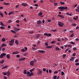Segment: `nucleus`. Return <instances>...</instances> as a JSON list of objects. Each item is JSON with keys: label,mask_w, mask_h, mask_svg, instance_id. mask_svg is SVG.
<instances>
[{"label": "nucleus", "mask_w": 79, "mask_h": 79, "mask_svg": "<svg viewBox=\"0 0 79 79\" xmlns=\"http://www.w3.org/2000/svg\"><path fill=\"white\" fill-rule=\"evenodd\" d=\"M58 9L60 10V11H63L64 10H68V7H63V6H60L58 7Z\"/></svg>", "instance_id": "1"}, {"label": "nucleus", "mask_w": 79, "mask_h": 79, "mask_svg": "<svg viewBox=\"0 0 79 79\" xmlns=\"http://www.w3.org/2000/svg\"><path fill=\"white\" fill-rule=\"evenodd\" d=\"M37 62V60L35 59H34L33 60L30 62V64L32 66H34V63Z\"/></svg>", "instance_id": "2"}, {"label": "nucleus", "mask_w": 79, "mask_h": 79, "mask_svg": "<svg viewBox=\"0 0 79 79\" xmlns=\"http://www.w3.org/2000/svg\"><path fill=\"white\" fill-rule=\"evenodd\" d=\"M58 25H59L60 27H63V26H64V24H63V23L58 21Z\"/></svg>", "instance_id": "3"}, {"label": "nucleus", "mask_w": 79, "mask_h": 79, "mask_svg": "<svg viewBox=\"0 0 79 79\" xmlns=\"http://www.w3.org/2000/svg\"><path fill=\"white\" fill-rule=\"evenodd\" d=\"M6 54L5 53H2L1 54L0 56V58H3L4 56H6Z\"/></svg>", "instance_id": "4"}, {"label": "nucleus", "mask_w": 79, "mask_h": 79, "mask_svg": "<svg viewBox=\"0 0 79 79\" xmlns=\"http://www.w3.org/2000/svg\"><path fill=\"white\" fill-rule=\"evenodd\" d=\"M44 35H46V36H48V37H50V36H51L52 35V34L51 33H45L44 34Z\"/></svg>", "instance_id": "5"}, {"label": "nucleus", "mask_w": 79, "mask_h": 79, "mask_svg": "<svg viewBox=\"0 0 79 79\" xmlns=\"http://www.w3.org/2000/svg\"><path fill=\"white\" fill-rule=\"evenodd\" d=\"M22 6H24L25 7L27 6H28V4L27 3L24 2L22 3Z\"/></svg>", "instance_id": "6"}, {"label": "nucleus", "mask_w": 79, "mask_h": 79, "mask_svg": "<svg viewBox=\"0 0 79 79\" xmlns=\"http://www.w3.org/2000/svg\"><path fill=\"white\" fill-rule=\"evenodd\" d=\"M39 52H40L41 53H45V51L44 50H39L38 51Z\"/></svg>", "instance_id": "7"}, {"label": "nucleus", "mask_w": 79, "mask_h": 79, "mask_svg": "<svg viewBox=\"0 0 79 79\" xmlns=\"http://www.w3.org/2000/svg\"><path fill=\"white\" fill-rule=\"evenodd\" d=\"M14 30L16 31V32H17L18 31H19V29H18L16 27H15L14 28Z\"/></svg>", "instance_id": "8"}, {"label": "nucleus", "mask_w": 79, "mask_h": 79, "mask_svg": "<svg viewBox=\"0 0 79 79\" xmlns=\"http://www.w3.org/2000/svg\"><path fill=\"white\" fill-rule=\"evenodd\" d=\"M37 24L40 25V24L41 23H42V21H41V20H39L37 21Z\"/></svg>", "instance_id": "9"}, {"label": "nucleus", "mask_w": 79, "mask_h": 79, "mask_svg": "<svg viewBox=\"0 0 79 79\" xmlns=\"http://www.w3.org/2000/svg\"><path fill=\"white\" fill-rule=\"evenodd\" d=\"M15 42V40L12 39L11 40L9 41V43H11L13 44Z\"/></svg>", "instance_id": "10"}, {"label": "nucleus", "mask_w": 79, "mask_h": 79, "mask_svg": "<svg viewBox=\"0 0 79 79\" xmlns=\"http://www.w3.org/2000/svg\"><path fill=\"white\" fill-rule=\"evenodd\" d=\"M19 53V52L16 51L15 52H13L12 53L13 55H16V54H18Z\"/></svg>", "instance_id": "11"}, {"label": "nucleus", "mask_w": 79, "mask_h": 79, "mask_svg": "<svg viewBox=\"0 0 79 79\" xmlns=\"http://www.w3.org/2000/svg\"><path fill=\"white\" fill-rule=\"evenodd\" d=\"M34 75V73H31L29 75H27V76H28V77H30V76H32Z\"/></svg>", "instance_id": "12"}, {"label": "nucleus", "mask_w": 79, "mask_h": 79, "mask_svg": "<svg viewBox=\"0 0 79 79\" xmlns=\"http://www.w3.org/2000/svg\"><path fill=\"white\" fill-rule=\"evenodd\" d=\"M42 72L41 70H39L38 72V74H42Z\"/></svg>", "instance_id": "13"}, {"label": "nucleus", "mask_w": 79, "mask_h": 79, "mask_svg": "<svg viewBox=\"0 0 79 79\" xmlns=\"http://www.w3.org/2000/svg\"><path fill=\"white\" fill-rule=\"evenodd\" d=\"M43 15V13H42V12H40L38 14V16H41Z\"/></svg>", "instance_id": "14"}, {"label": "nucleus", "mask_w": 79, "mask_h": 79, "mask_svg": "<svg viewBox=\"0 0 79 79\" xmlns=\"http://www.w3.org/2000/svg\"><path fill=\"white\" fill-rule=\"evenodd\" d=\"M15 43L17 45H18L19 44V43H18V41L17 40H16L15 41Z\"/></svg>", "instance_id": "15"}, {"label": "nucleus", "mask_w": 79, "mask_h": 79, "mask_svg": "<svg viewBox=\"0 0 79 79\" xmlns=\"http://www.w3.org/2000/svg\"><path fill=\"white\" fill-rule=\"evenodd\" d=\"M40 34H37L36 36V38H37V39H39V38L40 37Z\"/></svg>", "instance_id": "16"}, {"label": "nucleus", "mask_w": 79, "mask_h": 79, "mask_svg": "<svg viewBox=\"0 0 79 79\" xmlns=\"http://www.w3.org/2000/svg\"><path fill=\"white\" fill-rule=\"evenodd\" d=\"M4 4L5 5H10V3H7V2H4Z\"/></svg>", "instance_id": "17"}, {"label": "nucleus", "mask_w": 79, "mask_h": 79, "mask_svg": "<svg viewBox=\"0 0 79 79\" xmlns=\"http://www.w3.org/2000/svg\"><path fill=\"white\" fill-rule=\"evenodd\" d=\"M8 68V65H6L5 66L3 67L1 69H5V68Z\"/></svg>", "instance_id": "18"}, {"label": "nucleus", "mask_w": 79, "mask_h": 79, "mask_svg": "<svg viewBox=\"0 0 79 79\" xmlns=\"http://www.w3.org/2000/svg\"><path fill=\"white\" fill-rule=\"evenodd\" d=\"M6 45H7L6 44H5V43H3L2 44V47H3L4 46L5 47L6 46Z\"/></svg>", "instance_id": "19"}, {"label": "nucleus", "mask_w": 79, "mask_h": 79, "mask_svg": "<svg viewBox=\"0 0 79 79\" xmlns=\"http://www.w3.org/2000/svg\"><path fill=\"white\" fill-rule=\"evenodd\" d=\"M0 25H1V26H5V25H4V24H3V23L1 21L0 22Z\"/></svg>", "instance_id": "20"}, {"label": "nucleus", "mask_w": 79, "mask_h": 79, "mask_svg": "<svg viewBox=\"0 0 79 79\" xmlns=\"http://www.w3.org/2000/svg\"><path fill=\"white\" fill-rule=\"evenodd\" d=\"M23 73L24 74H27V70H25L23 71Z\"/></svg>", "instance_id": "21"}, {"label": "nucleus", "mask_w": 79, "mask_h": 79, "mask_svg": "<svg viewBox=\"0 0 79 79\" xmlns=\"http://www.w3.org/2000/svg\"><path fill=\"white\" fill-rule=\"evenodd\" d=\"M74 58V57H72L70 59V61H73Z\"/></svg>", "instance_id": "22"}, {"label": "nucleus", "mask_w": 79, "mask_h": 79, "mask_svg": "<svg viewBox=\"0 0 79 79\" xmlns=\"http://www.w3.org/2000/svg\"><path fill=\"white\" fill-rule=\"evenodd\" d=\"M60 3L61 5H64V4H65V2H62V1H61L60 2Z\"/></svg>", "instance_id": "23"}, {"label": "nucleus", "mask_w": 79, "mask_h": 79, "mask_svg": "<svg viewBox=\"0 0 79 79\" xmlns=\"http://www.w3.org/2000/svg\"><path fill=\"white\" fill-rule=\"evenodd\" d=\"M6 57H7V59H9L10 57V55H9L7 54L6 55Z\"/></svg>", "instance_id": "24"}, {"label": "nucleus", "mask_w": 79, "mask_h": 79, "mask_svg": "<svg viewBox=\"0 0 79 79\" xmlns=\"http://www.w3.org/2000/svg\"><path fill=\"white\" fill-rule=\"evenodd\" d=\"M52 48V46H49L46 47L47 48Z\"/></svg>", "instance_id": "25"}, {"label": "nucleus", "mask_w": 79, "mask_h": 79, "mask_svg": "<svg viewBox=\"0 0 79 79\" xmlns=\"http://www.w3.org/2000/svg\"><path fill=\"white\" fill-rule=\"evenodd\" d=\"M4 61H5V60H2L1 61H0V63H1V64H3V63H4Z\"/></svg>", "instance_id": "26"}, {"label": "nucleus", "mask_w": 79, "mask_h": 79, "mask_svg": "<svg viewBox=\"0 0 79 79\" xmlns=\"http://www.w3.org/2000/svg\"><path fill=\"white\" fill-rule=\"evenodd\" d=\"M70 43L71 44H73V45H75V44H76V43H75L73 42V41L70 42Z\"/></svg>", "instance_id": "27"}, {"label": "nucleus", "mask_w": 79, "mask_h": 79, "mask_svg": "<svg viewBox=\"0 0 79 79\" xmlns=\"http://www.w3.org/2000/svg\"><path fill=\"white\" fill-rule=\"evenodd\" d=\"M0 16H1V17H2V18L3 17V14H2V13L1 12H0Z\"/></svg>", "instance_id": "28"}, {"label": "nucleus", "mask_w": 79, "mask_h": 79, "mask_svg": "<svg viewBox=\"0 0 79 79\" xmlns=\"http://www.w3.org/2000/svg\"><path fill=\"white\" fill-rule=\"evenodd\" d=\"M74 33H73L72 34L70 35V37H73L74 36Z\"/></svg>", "instance_id": "29"}, {"label": "nucleus", "mask_w": 79, "mask_h": 79, "mask_svg": "<svg viewBox=\"0 0 79 79\" xmlns=\"http://www.w3.org/2000/svg\"><path fill=\"white\" fill-rule=\"evenodd\" d=\"M66 54H64L63 55V58H65V57H66Z\"/></svg>", "instance_id": "30"}, {"label": "nucleus", "mask_w": 79, "mask_h": 79, "mask_svg": "<svg viewBox=\"0 0 79 79\" xmlns=\"http://www.w3.org/2000/svg\"><path fill=\"white\" fill-rule=\"evenodd\" d=\"M45 45L46 46H47V47H48V44L47 42H46L45 43Z\"/></svg>", "instance_id": "31"}, {"label": "nucleus", "mask_w": 79, "mask_h": 79, "mask_svg": "<svg viewBox=\"0 0 79 79\" xmlns=\"http://www.w3.org/2000/svg\"><path fill=\"white\" fill-rule=\"evenodd\" d=\"M11 22H12V20H8V22H7V23H11Z\"/></svg>", "instance_id": "32"}, {"label": "nucleus", "mask_w": 79, "mask_h": 79, "mask_svg": "<svg viewBox=\"0 0 79 79\" xmlns=\"http://www.w3.org/2000/svg\"><path fill=\"white\" fill-rule=\"evenodd\" d=\"M56 77H57V76H56L55 75L53 77V79H56Z\"/></svg>", "instance_id": "33"}, {"label": "nucleus", "mask_w": 79, "mask_h": 79, "mask_svg": "<svg viewBox=\"0 0 79 79\" xmlns=\"http://www.w3.org/2000/svg\"><path fill=\"white\" fill-rule=\"evenodd\" d=\"M5 38H3L2 39V42H5Z\"/></svg>", "instance_id": "34"}, {"label": "nucleus", "mask_w": 79, "mask_h": 79, "mask_svg": "<svg viewBox=\"0 0 79 79\" xmlns=\"http://www.w3.org/2000/svg\"><path fill=\"white\" fill-rule=\"evenodd\" d=\"M56 42L55 41H52L51 42V44H55Z\"/></svg>", "instance_id": "35"}, {"label": "nucleus", "mask_w": 79, "mask_h": 79, "mask_svg": "<svg viewBox=\"0 0 79 79\" xmlns=\"http://www.w3.org/2000/svg\"><path fill=\"white\" fill-rule=\"evenodd\" d=\"M0 28V29H5V28L2 26Z\"/></svg>", "instance_id": "36"}, {"label": "nucleus", "mask_w": 79, "mask_h": 79, "mask_svg": "<svg viewBox=\"0 0 79 79\" xmlns=\"http://www.w3.org/2000/svg\"><path fill=\"white\" fill-rule=\"evenodd\" d=\"M29 34H33L34 33V32L33 31H30L29 32Z\"/></svg>", "instance_id": "37"}, {"label": "nucleus", "mask_w": 79, "mask_h": 79, "mask_svg": "<svg viewBox=\"0 0 79 79\" xmlns=\"http://www.w3.org/2000/svg\"><path fill=\"white\" fill-rule=\"evenodd\" d=\"M72 26H76L77 24L76 23H73Z\"/></svg>", "instance_id": "38"}, {"label": "nucleus", "mask_w": 79, "mask_h": 79, "mask_svg": "<svg viewBox=\"0 0 79 79\" xmlns=\"http://www.w3.org/2000/svg\"><path fill=\"white\" fill-rule=\"evenodd\" d=\"M10 31L11 32H13V33H14V34H16V32H15V31H14L13 30H10Z\"/></svg>", "instance_id": "39"}, {"label": "nucleus", "mask_w": 79, "mask_h": 79, "mask_svg": "<svg viewBox=\"0 0 79 79\" xmlns=\"http://www.w3.org/2000/svg\"><path fill=\"white\" fill-rule=\"evenodd\" d=\"M52 32H56L57 31L56 30L52 29Z\"/></svg>", "instance_id": "40"}, {"label": "nucleus", "mask_w": 79, "mask_h": 79, "mask_svg": "<svg viewBox=\"0 0 79 79\" xmlns=\"http://www.w3.org/2000/svg\"><path fill=\"white\" fill-rule=\"evenodd\" d=\"M2 74H3L4 75V76H6V74H7V73H5V72H3L2 73Z\"/></svg>", "instance_id": "41"}, {"label": "nucleus", "mask_w": 79, "mask_h": 79, "mask_svg": "<svg viewBox=\"0 0 79 79\" xmlns=\"http://www.w3.org/2000/svg\"><path fill=\"white\" fill-rule=\"evenodd\" d=\"M19 61H23V59L21 58L19 59Z\"/></svg>", "instance_id": "42"}, {"label": "nucleus", "mask_w": 79, "mask_h": 79, "mask_svg": "<svg viewBox=\"0 0 79 79\" xmlns=\"http://www.w3.org/2000/svg\"><path fill=\"white\" fill-rule=\"evenodd\" d=\"M60 18H64V17L63 15H60Z\"/></svg>", "instance_id": "43"}, {"label": "nucleus", "mask_w": 79, "mask_h": 79, "mask_svg": "<svg viewBox=\"0 0 79 79\" xmlns=\"http://www.w3.org/2000/svg\"><path fill=\"white\" fill-rule=\"evenodd\" d=\"M75 64V65H76V66H79V63L78 62V63H76Z\"/></svg>", "instance_id": "44"}, {"label": "nucleus", "mask_w": 79, "mask_h": 79, "mask_svg": "<svg viewBox=\"0 0 79 79\" xmlns=\"http://www.w3.org/2000/svg\"><path fill=\"white\" fill-rule=\"evenodd\" d=\"M6 73L7 74H9V75H10V71H7Z\"/></svg>", "instance_id": "45"}, {"label": "nucleus", "mask_w": 79, "mask_h": 79, "mask_svg": "<svg viewBox=\"0 0 79 79\" xmlns=\"http://www.w3.org/2000/svg\"><path fill=\"white\" fill-rule=\"evenodd\" d=\"M56 50H60V48H59L57 47L56 48Z\"/></svg>", "instance_id": "46"}, {"label": "nucleus", "mask_w": 79, "mask_h": 79, "mask_svg": "<svg viewBox=\"0 0 79 79\" xmlns=\"http://www.w3.org/2000/svg\"><path fill=\"white\" fill-rule=\"evenodd\" d=\"M73 50L74 51H75L76 50H77V49L76 48L74 47L73 48Z\"/></svg>", "instance_id": "47"}, {"label": "nucleus", "mask_w": 79, "mask_h": 79, "mask_svg": "<svg viewBox=\"0 0 79 79\" xmlns=\"http://www.w3.org/2000/svg\"><path fill=\"white\" fill-rule=\"evenodd\" d=\"M19 6V5H18L16 6L15 7L16 8H18Z\"/></svg>", "instance_id": "48"}, {"label": "nucleus", "mask_w": 79, "mask_h": 79, "mask_svg": "<svg viewBox=\"0 0 79 79\" xmlns=\"http://www.w3.org/2000/svg\"><path fill=\"white\" fill-rule=\"evenodd\" d=\"M9 45L10 46H13V43H10L9 44Z\"/></svg>", "instance_id": "49"}, {"label": "nucleus", "mask_w": 79, "mask_h": 79, "mask_svg": "<svg viewBox=\"0 0 79 79\" xmlns=\"http://www.w3.org/2000/svg\"><path fill=\"white\" fill-rule=\"evenodd\" d=\"M55 6H56V5H58V3H54Z\"/></svg>", "instance_id": "50"}, {"label": "nucleus", "mask_w": 79, "mask_h": 79, "mask_svg": "<svg viewBox=\"0 0 79 79\" xmlns=\"http://www.w3.org/2000/svg\"><path fill=\"white\" fill-rule=\"evenodd\" d=\"M69 48H68L66 49H65V52H66L67 51H68V50H69Z\"/></svg>", "instance_id": "51"}, {"label": "nucleus", "mask_w": 79, "mask_h": 79, "mask_svg": "<svg viewBox=\"0 0 79 79\" xmlns=\"http://www.w3.org/2000/svg\"><path fill=\"white\" fill-rule=\"evenodd\" d=\"M73 19L74 20H75V21H76V20L77 19V18H76L75 17H73Z\"/></svg>", "instance_id": "52"}, {"label": "nucleus", "mask_w": 79, "mask_h": 79, "mask_svg": "<svg viewBox=\"0 0 79 79\" xmlns=\"http://www.w3.org/2000/svg\"><path fill=\"white\" fill-rule=\"evenodd\" d=\"M64 73L63 71H62L61 72L62 76H63V75H64Z\"/></svg>", "instance_id": "53"}, {"label": "nucleus", "mask_w": 79, "mask_h": 79, "mask_svg": "<svg viewBox=\"0 0 79 79\" xmlns=\"http://www.w3.org/2000/svg\"><path fill=\"white\" fill-rule=\"evenodd\" d=\"M21 50H22V52H25V51H26V50H25V49H22Z\"/></svg>", "instance_id": "54"}, {"label": "nucleus", "mask_w": 79, "mask_h": 79, "mask_svg": "<svg viewBox=\"0 0 79 79\" xmlns=\"http://www.w3.org/2000/svg\"><path fill=\"white\" fill-rule=\"evenodd\" d=\"M43 70V71H46V69L45 68H44Z\"/></svg>", "instance_id": "55"}, {"label": "nucleus", "mask_w": 79, "mask_h": 79, "mask_svg": "<svg viewBox=\"0 0 79 79\" xmlns=\"http://www.w3.org/2000/svg\"><path fill=\"white\" fill-rule=\"evenodd\" d=\"M76 54L75 53H73V56H76Z\"/></svg>", "instance_id": "56"}, {"label": "nucleus", "mask_w": 79, "mask_h": 79, "mask_svg": "<svg viewBox=\"0 0 79 79\" xmlns=\"http://www.w3.org/2000/svg\"><path fill=\"white\" fill-rule=\"evenodd\" d=\"M16 23H19V21L18 20H17L16 21Z\"/></svg>", "instance_id": "57"}, {"label": "nucleus", "mask_w": 79, "mask_h": 79, "mask_svg": "<svg viewBox=\"0 0 79 79\" xmlns=\"http://www.w3.org/2000/svg\"><path fill=\"white\" fill-rule=\"evenodd\" d=\"M58 73V72L57 71H55L54 72V74H56V73Z\"/></svg>", "instance_id": "58"}, {"label": "nucleus", "mask_w": 79, "mask_h": 79, "mask_svg": "<svg viewBox=\"0 0 79 79\" xmlns=\"http://www.w3.org/2000/svg\"><path fill=\"white\" fill-rule=\"evenodd\" d=\"M75 11H77H77L79 13V9H75Z\"/></svg>", "instance_id": "59"}, {"label": "nucleus", "mask_w": 79, "mask_h": 79, "mask_svg": "<svg viewBox=\"0 0 79 79\" xmlns=\"http://www.w3.org/2000/svg\"><path fill=\"white\" fill-rule=\"evenodd\" d=\"M27 74H29H29H31V73H30V72H28V71L27 72Z\"/></svg>", "instance_id": "60"}, {"label": "nucleus", "mask_w": 79, "mask_h": 79, "mask_svg": "<svg viewBox=\"0 0 79 79\" xmlns=\"http://www.w3.org/2000/svg\"><path fill=\"white\" fill-rule=\"evenodd\" d=\"M34 5H35V6H37V7H39V6H38V5L37 4H35Z\"/></svg>", "instance_id": "61"}, {"label": "nucleus", "mask_w": 79, "mask_h": 79, "mask_svg": "<svg viewBox=\"0 0 79 79\" xmlns=\"http://www.w3.org/2000/svg\"><path fill=\"white\" fill-rule=\"evenodd\" d=\"M16 57L17 58H19V55H16Z\"/></svg>", "instance_id": "62"}, {"label": "nucleus", "mask_w": 79, "mask_h": 79, "mask_svg": "<svg viewBox=\"0 0 79 79\" xmlns=\"http://www.w3.org/2000/svg\"><path fill=\"white\" fill-rule=\"evenodd\" d=\"M24 21L25 22L27 21V20H26V18H25L23 19Z\"/></svg>", "instance_id": "63"}, {"label": "nucleus", "mask_w": 79, "mask_h": 79, "mask_svg": "<svg viewBox=\"0 0 79 79\" xmlns=\"http://www.w3.org/2000/svg\"><path fill=\"white\" fill-rule=\"evenodd\" d=\"M10 14L11 15H13V11H10Z\"/></svg>", "instance_id": "64"}]
</instances>
